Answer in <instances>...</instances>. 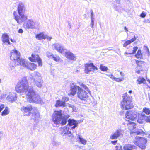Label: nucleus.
Segmentation results:
<instances>
[{"label":"nucleus","mask_w":150,"mask_h":150,"mask_svg":"<svg viewBox=\"0 0 150 150\" xmlns=\"http://www.w3.org/2000/svg\"><path fill=\"white\" fill-rule=\"evenodd\" d=\"M15 89L18 93H27V98L30 102H35L38 100L39 95L32 87L28 85H16Z\"/></svg>","instance_id":"f257e3e1"},{"label":"nucleus","mask_w":150,"mask_h":150,"mask_svg":"<svg viewBox=\"0 0 150 150\" xmlns=\"http://www.w3.org/2000/svg\"><path fill=\"white\" fill-rule=\"evenodd\" d=\"M17 10L18 13L17 14L16 11L13 12L14 18L17 23L21 24L25 21L27 19V16L25 15L26 8L24 4L21 2H19L17 5Z\"/></svg>","instance_id":"f03ea898"},{"label":"nucleus","mask_w":150,"mask_h":150,"mask_svg":"<svg viewBox=\"0 0 150 150\" xmlns=\"http://www.w3.org/2000/svg\"><path fill=\"white\" fill-rule=\"evenodd\" d=\"M69 115H62V110H55L52 115V120L54 123L56 125L60 124L63 125L66 124L67 119L69 117Z\"/></svg>","instance_id":"7ed1b4c3"},{"label":"nucleus","mask_w":150,"mask_h":150,"mask_svg":"<svg viewBox=\"0 0 150 150\" xmlns=\"http://www.w3.org/2000/svg\"><path fill=\"white\" fill-rule=\"evenodd\" d=\"M21 110L23 112L24 116H29L31 114L32 116L35 118L39 116V113L37 108L33 107L31 105L25 107L23 106L21 108Z\"/></svg>","instance_id":"20e7f679"},{"label":"nucleus","mask_w":150,"mask_h":150,"mask_svg":"<svg viewBox=\"0 0 150 150\" xmlns=\"http://www.w3.org/2000/svg\"><path fill=\"white\" fill-rule=\"evenodd\" d=\"M10 59L17 62V65H20L23 67H25L26 65L25 61L23 59L20 58V53L16 50H12L10 56Z\"/></svg>","instance_id":"39448f33"},{"label":"nucleus","mask_w":150,"mask_h":150,"mask_svg":"<svg viewBox=\"0 0 150 150\" xmlns=\"http://www.w3.org/2000/svg\"><path fill=\"white\" fill-rule=\"evenodd\" d=\"M123 98L122 100L121 103V107L122 109L127 110L134 107L132 103V97L128 95L127 93L124 94Z\"/></svg>","instance_id":"423d86ee"},{"label":"nucleus","mask_w":150,"mask_h":150,"mask_svg":"<svg viewBox=\"0 0 150 150\" xmlns=\"http://www.w3.org/2000/svg\"><path fill=\"white\" fill-rule=\"evenodd\" d=\"M83 89L79 88L77 92V97L82 100H86L89 98V94L91 95V92L86 85H82Z\"/></svg>","instance_id":"0eeeda50"},{"label":"nucleus","mask_w":150,"mask_h":150,"mask_svg":"<svg viewBox=\"0 0 150 150\" xmlns=\"http://www.w3.org/2000/svg\"><path fill=\"white\" fill-rule=\"evenodd\" d=\"M147 142L146 138L139 136H137L133 140L134 143L142 150L145 149Z\"/></svg>","instance_id":"6e6552de"},{"label":"nucleus","mask_w":150,"mask_h":150,"mask_svg":"<svg viewBox=\"0 0 150 150\" xmlns=\"http://www.w3.org/2000/svg\"><path fill=\"white\" fill-rule=\"evenodd\" d=\"M98 69L97 67L93 63H86L85 65V72L88 74L90 72H96Z\"/></svg>","instance_id":"1a4fd4ad"},{"label":"nucleus","mask_w":150,"mask_h":150,"mask_svg":"<svg viewBox=\"0 0 150 150\" xmlns=\"http://www.w3.org/2000/svg\"><path fill=\"white\" fill-rule=\"evenodd\" d=\"M125 121L127 122V128L129 131L130 134L131 136L132 137L133 132L136 128V124L134 122L130 121L128 120H126Z\"/></svg>","instance_id":"9d476101"},{"label":"nucleus","mask_w":150,"mask_h":150,"mask_svg":"<svg viewBox=\"0 0 150 150\" xmlns=\"http://www.w3.org/2000/svg\"><path fill=\"white\" fill-rule=\"evenodd\" d=\"M125 118L128 120H134L137 117V113L135 111H127L125 114Z\"/></svg>","instance_id":"9b49d317"},{"label":"nucleus","mask_w":150,"mask_h":150,"mask_svg":"<svg viewBox=\"0 0 150 150\" xmlns=\"http://www.w3.org/2000/svg\"><path fill=\"white\" fill-rule=\"evenodd\" d=\"M23 26L25 28L35 29L36 28L35 22L32 19H28L25 22Z\"/></svg>","instance_id":"f8f14e48"},{"label":"nucleus","mask_w":150,"mask_h":150,"mask_svg":"<svg viewBox=\"0 0 150 150\" xmlns=\"http://www.w3.org/2000/svg\"><path fill=\"white\" fill-rule=\"evenodd\" d=\"M134 61H135L137 65L136 68V72L138 74H139L140 73V71H143V70L141 69V68L142 66L144 65V61H139L137 60H136L135 59H133Z\"/></svg>","instance_id":"ddd939ff"},{"label":"nucleus","mask_w":150,"mask_h":150,"mask_svg":"<svg viewBox=\"0 0 150 150\" xmlns=\"http://www.w3.org/2000/svg\"><path fill=\"white\" fill-rule=\"evenodd\" d=\"M29 59L31 62L37 61L39 66H42V65L41 59L38 55H37L36 56L34 54H32L31 57H29Z\"/></svg>","instance_id":"4468645a"},{"label":"nucleus","mask_w":150,"mask_h":150,"mask_svg":"<svg viewBox=\"0 0 150 150\" xmlns=\"http://www.w3.org/2000/svg\"><path fill=\"white\" fill-rule=\"evenodd\" d=\"M55 50L62 54H64L66 49L61 44L56 43L53 45Z\"/></svg>","instance_id":"2eb2a0df"},{"label":"nucleus","mask_w":150,"mask_h":150,"mask_svg":"<svg viewBox=\"0 0 150 150\" xmlns=\"http://www.w3.org/2000/svg\"><path fill=\"white\" fill-rule=\"evenodd\" d=\"M1 40L4 44H10L11 43L9 40V36L7 33L3 34L1 36Z\"/></svg>","instance_id":"dca6fc26"},{"label":"nucleus","mask_w":150,"mask_h":150,"mask_svg":"<svg viewBox=\"0 0 150 150\" xmlns=\"http://www.w3.org/2000/svg\"><path fill=\"white\" fill-rule=\"evenodd\" d=\"M65 57L71 60L75 61L76 60L75 56L73 53L70 51H67V50L64 52Z\"/></svg>","instance_id":"f3484780"},{"label":"nucleus","mask_w":150,"mask_h":150,"mask_svg":"<svg viewBox=\"0 0 150 150\" xmlns=\"http://www.w3.org/2000/svg\"><path fill=\"white\" fill-rule=\"evenodd\" d=\"M81 88L78 86L74 85L72 87H71L70 91V93H69V96H74L76 93L77 90L78 91V89Z\"/></svg>","instance_id":"a211bd4d"},{"label":"nucleus","mask_w":150,"mask_h":150,"mask_svg":"<svg viewBox=\"0 0 150 150\" xmlns=\"http://www.w3.org/2000/svg\"><path fill=\"white\" fill-rule=\"evenodd\" d=\"M137 122L140 124L143 123L145 121L146 115L144 114L138 113V114Z\"/></svg>","instance_id":"6ab92c4d"},{"label":"nucleus","mask_w":150,"mask_h":150,"mask_svg":"<svg viewBox=\"0 0 150 150\" xmlns=\"http://www.w3.org/2000/svg\"><path fill=\"white\" fill-rule=\"evenodd\" d=\"M121 129L117 130L114 133L110 136V138L111 139H117L121 134Z\"/></svg>","instance_id":"aec40b11"},{"label":"nucleus","mask_w":150,"mask_h":150,"mask_svg":"<svg viewBox=\"0 0 150 150\" xmlns=\"http://www.w3.org/2000/svg\"><path fill=\"white\" fill-rule=\"evenodd\" d=\"M59 130L62 134L64 135L66 134H69L70 133V132L68 131V129L66 126L60 127Z\"/></svg>","instance_id":"412c9836"},{"label":"nucleus","mask_w":150,"mask_h":150,"mask_svg":"<svg viewBox=\"0 0 150 150\" xmlns=\"http://www.w3.org/2000/svg\"><path fill=\"white\" fill-rule=\"evenodd\" d=\"M26 66L24 67H27L28 69L31 70H34L37 67V65L33 63H29L28 64L26 63L25 61Z\"/></svg>","instance_id":"4be33fe9"},{"label":"nucleus","mask_w":150,"mask_h":150,"mask_svg":"<svg viewBox=\"0 0 150 150\" xmlns=\"http://www.w3.org/2000/svg\"><path fill=\"white\" fill-rule=\"evenodd\" d=\"M55 106L56 108L60 107H64L66 106V103L64 101H63L60 100H59L56 101Z\"/></svg>","instance_id":"5701e85b"},{"label":"nucleus","mask_w":150,"mask_h":150,"mask_svg":"<svg viewBox=\"0 0 150 150\" xmlns=\"http://www.w3.org/2000/svg\"><path fill=\"white\" fill-rule=\"evenodd\" d=\"M133 132V137L134 136V134L136 135H141L142 136L145 133L142 130L139 129H138L137 130L135 129Z\"/></svg>","instance_id":"b1692460"},{"label":"nucleus","mask_w":150,"mask_h":150,"mask_svg":"<svg viewBox=\"0 0 150 150\" xmlns=\"http://www.w3.org/2000/svg\"><path fill=\"white\" fill-rule=\"evenodd\" d=\"M47 35H44L43 33H40L36 35L35 37L38 40H40L42 39H45L46 38Z\"/></svg>","instance_id":"393cba45"},{"label":"nucleus","mask_w":150,"mask_h":150,"mask_svg":"<svg viewBox=\"0 0 150 150\" xmlns=\"http://www.w3.org/2000/svg\"><path fill=\"white\" fill-rule=\"evenodd\" d=\"M136 37L134 36V37L129 40H127L125 42L123 45V46L124 47H126L128 45L130 44L134 41L136 39Z\"/></svg>","instance_id":"a878e982"},{"label":"nucleus","mask_w":150,"mask_h":150,"mask_svg":"<svg viewBox=\"0 0 150 150\" xmlns=\"http://www.w3.org/2000/svg\"><path fill=\"white\" fill-rule=\"evenodd\" d=\"M134 145L128 144H125L123 146V149L124 150H132L134 149Z\"/></svg>","instance_id":"bb28decb"},{"label":"nucleus","mask_w":150,"mask_h":150,"mask_svg":"<svg viewBox=\"0 0 150 150\" xmlns=\"http://www.w3.org/2000/svg\"><path fill=\"white\" fill-rule=\"evenodd\" d=\"M28 83V80L26 78L24 77L21 79L18 82L17 84H27Z\"/></svg>","instance_id":"cd10ccee"},{"label":"nucleus","mask_w":150,"mask_h":150,"mask_svg":"<svg viewBox=\"0 0 150 150\" xmlns=\"http://www.w3.org/2000/svg\"><path fill=\"white\" fill-rule=\"evenodd\" d=\"M10 112L9 108L6 107L5 109L1 112V115L2 116H5L8 114Z\"/></svg>","instance_id":"c85d7f7f"},{"label":"nucleus","mask_w":150,"mask_h":150,"mask_svg":"<svg viewBox=\"0 0 150 150\" xmlns=\"http://www.w3.org/2000/svg\"><path fill=\"white\" fill-rule=\"evenodd\" d=\"M135 57L137 58H140L141 59H143L142 53L141 50L140 49L138 50L137 53L135 55Z\"/></svg>","instance_id":"c756f323"},{"label":"nucleus","mask_w":150,"mask_h":150,"mask_svg":"<svg viewBox=\"0 0 150 150\" xmlns=\"http://www.w3.org/2000/svg\"><path fill=\"white\" fill-rule=\"evenodd\" d=\"M146 81L145 79L143 77H140L138 78L137 80V83L140 84L141 83H145Z\"/></svg>","instance_id":"7c9ffc66"},{"label":"nucleus","mask_w":150,"mask_h":150,"mask_svg":"<svg viewBox=\"0 0 150 150\" xmlns=\"http://www.w3.org/2000/svg\"><path fill=\"white\" fill-rule=\"evenodd\" d=\"M68 125L70 126L77 124L76 122L74 119H69L68 120Z\"/></svg>","instance_id":"2f4dec72"},{"label":"nucleus","mask_w":150,"mask_h":150,"mask_svg":"<svg viewBox=\"0 0 150 150\" xmlns=\"http://www.w3.org/2000/svg\"><path fill=\"white\" fill-rule=\"evenodd\" d=\"M16 62H15L14 61H11L9 63V66L11 69H13L16 66Z\"/></svg>","instance_id":"473e14b6"},{"label":"nucleus","mask_w":150,"mask_h":150,"mask_svg":"<svg viewBox=\"0 0 150 150\" xmlns=\"http://www.w3.org/2000/svg\"><path fill=\"white\" fill-rule=\"evenodd\" d=\"M78 137L79 142L81 143L83 145H85L86 144L87 141L86 140L82 138L80 135L78 136Z\"/></svg>","instance_id":"72a5a7b5"},{"label":"nucleus","mask_w":150,"mask_h":150,"mask_svg":"<svg viewBox=\"0 0 150 150\" xmlns=\"http://www.w3.org/2000/svg\"><path fill=\"white\" fill-rule=\"evenodd\" d=\"M142 112L146 115L150 114V109L146 107H144L143 108Z\"/></svg>","instance_id":"f704fd0d"},{"label":"nucleus","mask_w":150,"mask_h":150,"mask_svg":"<svg viewBox=\"0 0 150 150\" xmlns=\"http://www.w3.org/2000/svg\"><path fill=\"white\" fill-rule=\"evenodd\" d=\"M100 69L101 71H107L108 69V68L107 67L103 66L102 64L100 65Z\"/></svg>","instance_id":"c9c22d12"},{"label":"nucleus","mask_w":150,"mask_h":150,"mask_svg":"<svg viewBox=\"0 0 150 150\" xmlns=\"http://www.w3.org/2000/svg\"><path fill=\"white\" fill-rule=\"evenodd\" d=\"M51 58L53 59L54 60L57 62H59L60 59V58L59 56H57L56 55H54L52 56Z\"/></svg>","instance_id":"e433bc0d"},{"label":"nucleus","mask_w":150,"mask_h":150,"mask_svg":"<svg viewBox=\"0 0 150 150\" xmlns=\"http://www.w3.org/2000/svg\"><path fill=\"white\" fill-rule=\"evenodd\" d=\"M33 74L36 78L41 77L40 74L38 72H35Z\"/></svg>","instance_id":"4c0bfd02"},{"label":"nucleus","mask_w":150,"mask_h":150,"mask_svg":"<svg viewBox=\"0 0 150 150\" xmlns=\"http://www.w3.org/2000/svg\"><path fill=\"white\" fill-rule=\"evenodd\" d=\"M114 150H123L122 146L121 145H118L116 146Z\"/></svg>","instance_id":"58836bf2"},{"label":"nucleus","mask_w":150,"mask_h":150,"mask_svg":"<svg viewBox=\"0 0 150 150\" xmlns=\"http://www.w3.org/2000/svg\"><path fill=\"white\" fill-rule=\"evenodd\" d=\"M46 55L47 56L50 58H52V56H53V54H52L50 52L47 51L46 52Z\"/></svg>","instance_id":"ea45409f"},{"label":"nucleus","mask_w":150,"mask_h":150,"mask_svg":"<svg viewBox=\"0 0 150 150\" xmlns=\"http://www.w3.org/2000/svg\"><path fill=\"white\" fill-rule=\"evenodd\" d=\"M138 49V47L137 46H135L133 47V50L132 52H131L132 54H134L136 53V52Z\"/></svg>","instance_id":"a19ab883"},{"label":"nucleus","mask_w":150,"mask_h":150,"mask_svg":"<svg viewBox=\"0 0 150 150\" xmlns=\"http://www.w3.org/2000/svg\"><path fill=\"white\" fill-rule=\"evenodd\" d=\"M111 2L115 4H119L120 2V0H112Z\"/></svg>","instance_id":"79ce46f5"},{"label":"nucleus","mask_w":150,"mask_h":150,"mask_svg":"<svg viewBox=\"0 0 150 150\" xmlns=\"http://www.w3.org/2000/svg\"><path fill=\"white\" fill-rule=\"evenodd\" d=\"M145 121L147 122L150 123V115L148 116H146Z\"/></svg>","instance_id":"37998d69"},{"label":"nucleus","mask_w":150,"mask_h":150,"mask_svg":"<svg viewBox=\"0 0 150 150\" xmlns=\"http://www.w3.org/2000/svg\"><path fill=\"white\" fill-rule=\"evenodd\" d=\"M5 105L3 104L0 103V113L2 110L4 108Z\"/></svg>","instance_id":"c03bdc74"},{"label":"nucleus","mask_w":150,"mask_h":150,"mask_svg":"<svg viewBox=\"0 0 150 150\" xmlns=\"http://www.w3.org/2000/svg\"><path fill=\"white\" fill-rule=\"evenodd\" d=\"M90 11L91 14V19H94V13L93 10L92 9H91Z\"/></svg>","instance_id":"a18cd8bd"},{"label":"nucleus","mask_w":150,"mask_h":150,"mask_svg":"<svg viewBox=\"0 0 150 150\" xmlns=\"http://www.w3.org/2000/svg\"><path fill=\"white\" fill-rule=\"evenodd\" d=\"M62 99L64 100L63 101H64L65 102L68 101L69 100V98L68 97L65 96L62 97Z\"/></svg>","instance_id":"49530a36"},{"label":"nucleus","mask_w":150,"mask_h":150,"mask_svg":"<svg viewBox=\"0 0 150 150\" xmlns=\"http://www.w3.org/2000/svg\"><path fill=\"white\" fill-rule=\"evenodd\" d=\"M123 78H115V81L117 82H121V81H122L123 80Z\"/></svg>","instance_id":"de8ad7c7"},{"label":"nucleus","mask_w":150,"mask_h":150,"mask_svg":"<svg viewBox=\"0 0 150 150\" xmlns=\"http://www.w3.org/2000/svg\"><path fill=\"white\" fill-rule=\"evenodd\" d=\"M146 14L145 12H143L140 15V16L142 18H144L146 16Z\"/></svg>","instance_id":"09e8293b"},{"label":"nucleus","mask_w":150,"mask_h":150,"mask_svg":"<svg viewBox=\"0 0 150 150\" xmlns=\"http://www.w3.org/2000/svg\"><path fill=\"white\" fill-rule=\"evenodd\" d=\"M10 99H11L10 100V101L11 102H13L16 99V98L15 97H14V96H12L11 97Z\"/></svg>","instance_id":"8fccbe9b"},{"label":"nucleus","mask_w":150,"mask_h":150,"mask_svg":"<svg viewBox=\"0 0 150 150\" xmlns=\"http://www.w3.org/2000/svg\"><path fill=\"white\" fill-rule=\"evenodd\" d=\"M91 23L90 25H91V27L92 28L93 27L94 25V19H91Z\"/></svg>","instance_id":"3c124183"},{"label":"nucleus","mask_w":150,"mask_h":150,"mask_svg":"<svg viewBox=\"0 0 150 150\" xmlns=\"http://www.w3.org/2000/svg\"><path fill=\"white\" fill-rule=\"evenodd\" d=\"M23 30L21 28H20L18 30V33H23Z\"/></svg>","instance_id":"603ef678"},{"label":"nucleus","mask_w":150,"mask_h":150,"mask_svg":"<svg viewBox=\"0 0 150 150\" xmlns=\"http://www.w3.org/2000/svg\"><path fill=\"white\" fill-rule=\"evenodd\" d=\"M144 50L146 51V52L149 50V48H148V47L147 46H144Z\"/></svg>","instance_id":"864d4df0"},{"label":"nucleus","mask_w":150,"mask_h":150,"mask_svg":"<svg viewBox=\"0 0 150 150\" xmlns=\"http://www.w3.org/2000/svg\"><path fill=\"white\" fill-rule=\"evenodd\" d=\"M128 52H125L124 53L125 54V55H128L129 54H132L131 52H129V50H128Z\"/></svg>","instance_id":"5fc2aeb1"},{"label":"nucleus","mask_w":150,"mask_h":150,"mask_svg":"<svg viewBox=\"0 0 150 150\" xmlns=\"http://www.w3.org/2000/svg\"><path fill=\"white\" fill-rule=\"evenodd\" d=\"M146 53L149 56H150V52L149 49L146 51Z\"/></svg>","instance_id":"6e6d98bb"},{"label":"nucleus","mask_w":150,"mask_h":150,"mask_svg":"<svg viewBox=\"0 0 150 150\" xmlns=\"http://www.w3.org/2000/svg\"><path fill=\"white\" fill-rule=\"evenodd\" d=\"M46 38L49 41H50L51 39H52V38L51 37H49L47 36V35Z\"/></svg>","instance_id":"4d7b16f0"},{"label":"nucleus","mask_w":150,"mask_h":150,"mask_svg":"<svg viewBox=\"0 0 150 150\" xmlns=\"http://www.w3.org/2000/svg\"><path fill=\"white\" fill-rule=\"evenodd\" d=\"M110 78L114 80H115V78H116V77H115L113 75H111Z\"/></svg>","instance_id":"13d9d810"},{"label":"nucleus","mask_w":150,"mask_h":150,"mask_svg":"<svg viewBox=\"0 0 150 150\" xmlns=\"http://www.w3.org/2000/svg\"><path fill=\"white\" fill-rule=\"evenodd\" d=\"M117 140H115V141H111V143L114 144H115V143H116L117 142Z\"/></svg>","instance_id":"bf43d9fd"},{"label":"nucleus","mask_w":150,"mask_h":150,"mask_svg":"<svg viewBox=\"0 0 150 150\" xmlns=\"http://www.w3.org/2000/svg\"><path fill=\"white\" fill-rule=\"evenodd\" d=\"M124 29L126 32H127L128 31L127 28L126 26L124 27Z\"/></svg>","instance_id":"052dcab7"},{"label":"nucleus","mask_w":150,"mask_h":150,"mask_svg":"<svg viewBox=\"0 0 150 150\" xmlns=\"http://www.w3.org/2000/svg\"><path fill=\"white\" fill-rule=\"evenodd\" d=\"M146 79L147 81L149 82V83H150V80L149 79H148L147 77H146Z\"/></svg>","instance_id":"680f3d73"},{"label":"nucleus","mask_w":150,"mask_h":150,"mask_svg":"<svg viewBox=\"0 0 150 150\" xmlns=\"http://www.w3.org/2000/svg\"><path fill=\"white\" fill-rule=\"evenodd\" d=\"M77 124H76L75 125H73V126H74L72 127V129L74 128H75V127L77 126Z\"/></svg>","instance_id":"e2e57ef3"},{"label":"nucleus","mask_w":150,"mask_h":150,"mask_svg":"<svg viewBox=\"0 0 150 150\" xmlns=\"http://www.w3.org/2000/svg\"><path fill=\"white\" fill-rule=\"evenodd\" d=\"M120 74L121 76H124V73L122 72H120Z\"/></svg>","instance_id":"0e129e2a"},{"label":"nucleus","mask_w":150,"mask_h":150,"mask_svg":"<svg viewBox=\"0 0 150 150\" xmlns=\"http://www.w3.org/2000/svg\"><path fill=\"white\" fill-rule=\"evenodd\" d=\"M68 25H69V26L70 28H71V24H70L69 22L68 21Z\"/></svg>","instance_id":"69168bd1"},{"label":"nucleus","mask_w":150,"mask_h":150,"mask_svg":"<svg viewBox=\"0 0 150 150\" xmlns=\"http://www.w3.org/2000/svg\"><path fill=\"white\" fill-rule=\"evenodd\" d=\"M10 40H11V41L12 42H14L13 41V40L12 39H10Z\"/></svg>","instance_id":"338daca9"},{"label":"nucleus","mask_w":150,"mask_h":150,"mask_svg":"<svg viewBox=\"0 0 150 150\" xmlns=\"http://www.w3.org/2000/svg\"><path fill=\"white\" fill-rule=\"evenodd\" d=\"M132 91H131V90H130V91H129V93H132Z\"/></svg>","instance_id":"774afa93"}]
</instances>
